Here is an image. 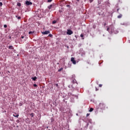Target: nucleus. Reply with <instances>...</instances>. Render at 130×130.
I'll return each mask as SVG.
<instances>
[{
  "mask_svg": "<svg viewBox=\"0 0 130 130\" xmlns=\"http://www.w3.org/2000/svg\"><path fill=\"white\" fill-rule=\"evenodd\" d=\"M84 36H83V35H80V37H83Z\"/></svg>",
  "mask_w": 130,
  "mask_h": 130,
  "instance_id": "obj_27",
  "label": "nucleus"
},
{
  "mask_svg": "<svg viewBox=\"0 0 130 130\" xmlns=\"http://www.w3.org/2000/svg\"><path fill=\"white\" fill-rule=\"evenodd\" d=\"M53 5H50L48 7V9H49V10H50V9H51V8H52Z\"/></svg>",
  "mask_w": 130,
  "mask_h": 130,
  "instance_id": "obj_8",
  "label": "nucleus"
},
{
  "mask_svg": "<svg viewBox=\"0 0 130 130\" xmlns=\"http://www.w3.org/2000/svg\"><path fill=\"white\" fill-rule=\"evenodd\" d=\"M9 49H14V47H13V46H9Z\"/></svg>",
  "mask_w": 130,
  "mask_h": 130,
  "instance_id": "obj_7",
  "label": "nucleus"
},
{
  "mask_svg": "<svg viewBox=\"0 0 130 130\" xmlns=\"http://www.w3.org/2000/svg\"><path fill=\"white\" fill-rule=\"evenodd\" d=\"M93 108H91L89 109V112H92V111H93Z\"/></svg>",
  "mask_w": 130,
  "mask_h": 130,
  "instance_id": "obj_11",
  "label": "nucleus"
},
{
  "mask_svg": "<svg viewBox=\"0 0 130 130\" xmlns=\"http://www.w3.org/2000/svg\"><path fill=\"white\" fill-rule=\"evenodd\" d=\"M56 23V20H54L52 21V24H55Z\"/></svg>",
  "mask_w": 130,
  "mask_h": 130,
  "instance_id": "obj_14",
  "label": "nucleus"
},
{
  "mask_svg": "<svg viewBox=\"0 0 130 130\" xmlns=\"http://www.w3.org/2000/svg\"><path fill=\"white\" fill-rule=\"evenodd\" d=\"M25 5H26V6H30V5H32V2H29V1H26L25 3Z\"/></svg>",
  "mask_w": 130,
  "mask_h": 130,
  "instance_id": "obj_3",
  "label": "nucleus"
},
{
  "mask_svg": "<svg viewBox=\"0 0 130 130\" xmlns=\"http://www.w3.org/2000/svg\"><path fill=\"white\" fill-rule=\"evenodd\" d=\"M99 87H102V84H100Z\"/></svg>",
  "mask_w": 130,
  "mask_h": 130,
  "instance_id": "obj_25",
  "label": "nucleus"
},
{
  "mask_svg": "<svg viewBox=\"0 0 130 130\" xmlns=\"http://www.w3.org/2000/svg\"><path fill=\"white\" fill-rule=\"evenodd\" d=\"M67 34L68 35H72V34H73V31L71 29H69L68 30Z\"/></svg>",
  "mask_w": 130,
  "mask_h": 130,
  "instance_id": "obj_1",
  "label": "nucleus"
},
{
  "mask_svg": "<svg viewBox=\"0 0 130 130\" xmlns=\"http://www.w3.org/2000/svg\"><path fill=\"white\" fill-rule=\"evenodd\" d=\"M80 0H77V2H79Z\"/></svg>",
  "mask_w": 130,
  "mask_h": 130,
  "instance_id": "obj_31",
  "label": "nucleus"
},
{
  "mask_svg": "<svg viewBox=\"0 0 130 130\" xmlns=\"http://www.w3.org/2000/svg\"><path fill=\"white\" fill-rule=\"evenodd\" d=\"M13 116H15V117H17V118L19 117V114L16 115H13Z\"/></svg>",
  "mask_w": 130,
  "mask_h": 130,
  "instance_id": "obj_12",
  "label": "nucleus"
},
{
  "mask_svg": "<svg viewBox=\"0 0 130 130\" xmlns=\"http://www.w3.org/2000/svg\"><path fill=\"white\" fill-rule=\"evenodd\" d=\"M3 6V3L0 2V7H2Z\"/></svg>",
  "mask_w": 130,
  "mask_h": 130,
  "instance_id": "obj_19",
  "label": "nucleus"
},
{
  "mask_svg": "<svg viewBox=\"0 0 130 130\" xmlns=\"http://www.w3.org/2000/svg\"><path fill=\"white\" fill-rule=\"evenodd\" d=\"M21 38H22V39H24V36H22V37H21Z\"/></svg>",
  "mask_w": 130,
  "mask_h": 130,
  "instance_id": "obj_29",
  "label": "nucleus"
},
{
  "mask_svg": "<svg viewBox=\"0 0 130 130\" xmlns=\"http://www.w3.org/2000/svg\"><path fill=\"white\" fill-rule=\"evenodd\" d=\"M49 37H52V35L49 34Z\"/></svg>",
  "mask_w": 130,
  "mask_h": 130,
  "instance_id": "obj_23",
  "label": "nucleus"
},
{
  "mask_svg": "<svg viewBox=\"0 0 130 130\" xmlns=\"http://www.w3.org/2000/svg\"><path fill=\"white\" fill-rule=\"evenodd\" d=\"M52 2V0H48V3H51Z\"/></svg>",
  "mask_w": 130,
  "mask_h": 130,
  "instance_id": "obj_18",
  "label": "nucleus"
},
{
  "mask_svg": "<svg viewBox=\"0 0 130 130\" xmlns=\"http://www.w3.org/2000/svg\"><path fill=\"white\" fill-rule=\"evenodd\" d=\"M33 33H34V32H33V31H29L28 32L29 34H33Z\"/></svg>",
  "mask_w": 130,
  "mask_h": 130,
  "instance_id": "obj_16",
  "label": "nucleus"
},
{
  "mask_svg": "<svg viewBox=\"0 0 130 130\" xmlns=\"http://www.w3.org/2000/svg\"><path fill=\"white\" fill-rule=\"evenodd\" d=\"M55 85H56V87L58 86V84H56Z\"/></svg>",
  "mask_w": 130,
  "mask_h": 130,
  "instance_id": "obj_28",
  "label": "nucleus"
},
{
  "mask_svg": "<svg viewBox=\"0 0 130 130\" xmlns=\"http://www.w3.org/2000/svg\"><path fill=\"white\" fill-rule=\"evenodd\" d=\"M63 70V68H61L60 69H59L58 70V72H61V71H62Z\"/></svg>",
  "mask_w": 130,
  "mask_h": 130,
  "instance_id": "obj_10",
  "label": "nucleus"
},
{
  "mask_svg": "<svg viewBox=\"0 0 130 130\" xmlns=\"http://www.w3.org/2000/svg\"><path fill=\"white\" fill-rule=\"evenodd\" d=\"M30 116H31V117H33V116H34V114L33 113H31Z\"/></svg>",
  "mask_w": 130,
  "mask_h": 130,
  "instance_id": "obj_15",
  "label": "nucleus"
},
{
  "mask_svg": "<svg viewBox=\"0 0 130 130\" xmlns=\"http://www.w3.org/2000/svg\"><path fill=\"white\" fill-rule=\"evenodd\" d=\"M34 87H37V84H34Z\"/></svg>",
  "mask_w": 130,
  "mask_h": 130,
  "instance_id": "obj_22",
  "label": "nucleus"
},
{
  "mask_svg": "<svg viewBox=\"0 0 130 130\" xmlns=\"http://www.w3.org/2000/svg\"><path fill=\"white\" fill-rule=\"evenodd\" d=\"M17 19L18 20H20V19H21V17L20 16L17 17Z\"/></svg>",
  "mask_w": 130,
  "mask_h": 130,
  "instance_id": "obj_20",
  "label": "nucleus"
},
{
  "mask_svg": "<svg viewBox=\"0 0 130 130\" xmlns=\"http://www.w3.org/2000/svg\"><path fill=\"white\" fill-rule=\"evenodd\" d=\"M4 28H7V25L6 24H5V25H4Z\"/></svg>",
  "mask_w": 130,
  "mask_h": 130,
  "instance_id": "obj_21",
  "label": "nucleus"
},
{
  "mask_svg": "<svg viewBox=\"0 0 130 130\" xmlns=\"http://www.w3.org/2000/svg\"><path fill=\"white\" fill-rule=\"evenodd\" d=\"M105 25H106V24H105Z\"/></svg>",
  "mask_w": 130,
  "mask_h": 130,
  "instance_id": "obj_35",
  "label": "nucleus"
},
{
  "mask_svg": "<svg viewBox=\"0 0 130 130\" xmlns=\"http://www.w3.org/2000/svg\"><path fill=\"white\" fill-rule=\"evenodd\" d=\"M31 79L33 81H36V80H37V77L35 76L34 77H32Z\"/></svg>",
  "mask_w": 130,
  "mask_h": 130,
  "instance_id": "obj_5",
  "label": "nucleus"
},
{
  "mask_svg": "<svg viewBox=\"0 0 130 130\" xmlns=\"http://www.w3.org/2000/svg\"><path fill=\"white\" fill-rule=\"evenodd\" d=\"M110 28H112V26H110V27L107 26V31H108V32H109V29H110Z\"/></svg>",
  "mask_w": 130,
  "mask_h": 130,
  "instance_id": "obj_6",
  "label": "nucleus"
},
{
  "mask_svg": "<svg viewBox=\"0 0 130 130\" xmlns=\"http://www.w3.org/2000/svg\"><path fill=\"white\" fill-rule=\"evenodd\" d=\"M17 6H18V7H21V3H17Z\"/></svg>",
  "mask_w": 130,
  "mask_h": 130,
  "instance_id": "obj_13",
  "label": "nucleus"
},
{
  "mask_svg": "<svg viewBox=\"0 0 130 130\" xmlns=\"http://www.w3.org/2000/svg\"><path fill=\"white\" fill-rule=\"evenodd\" d=\"M71 61H72L73 64H76V60H75V58L72 57L71 58Z\"/></svg>",
  "mask_w": 130,
  "mask_h": 130,
  "instance_id": "obj_4",
  "label": "nucleus"
},
{
  "mask_svg": "<svg viewBox=\"0 0 130 130\" xmlns=\"http://www.w3.org/2000/svg\"><path fill=\"white\" fill-rule=\"evenodd\" d=\"M69 88H71V87H70V86H69Z\"/></svg>",
  "mask_w": 130,
  "mask_h": 130,
  "instance_id": "obj_33",
  "label": "nucleus"
},
{
  "mask_svg": "<svg viewBox=\"0 0 130 130\" xmlns=\"http://www.w3.org/2000/svg\"><path fill=\"white\" fill-rule=\"evenodd\" d=\"M118 10H119V9H117V11H118Z\"/></svg>",
  "mask_w": 130,
  "mask_h": 130,
  "instance_id": "obj_34",
  "label": "nucleus"
},
{
  "mask_svg": "<svg viewBox=\"0 0 130 130\" xmlns=\"http://www.w3.org/2000/svg\"><path fill=\"white\" fill-rule=\"evenodd\" d=\"M50 33V31H49V30H47L44 32H43L42 34H43L44 35H46L47 34H49Z\"/></svg>",
  "mask_w": 130,
  "mask_h": 130,
  "instance_id": "obj_2",
  "label": "nucleus"
},
{
  "mask_svg": "<svg viewBox=\"0 0 130 130\" xmlns=\"http://www.w3.org/2000/svg\"><path fill=\"white\" fill-rule=\"evenodd\" d=\"M121 17H122V15L120 14L119 16H117V18H118V19H120Z\"/></svg>",
  "mask_w": 130,
  "mask_h": 130,
  "instance_id": "obj_9",
  "label": "nucleus"
},
{
  "mask_svg": "<svg viewBox=\"0 0 130 130\" xmlns=\"http://www.w3.org/2000/svg\"><path fill=\"white\" fill-rule=\"evenodd\" d=\"M89 115H90V114L87 113V114H86V116H87V117L89 116Z\"/></svg>",
  "mask_w": 130,
  "mask_h": 130,
  "instance_id": "obj_24",
  "label": "nucleus"
},
{
  "mask_svg": "<svg viewBox=\"0 0 130 130\" xmlns=\"http://www.w3.org/2000/svg\"><path fill=\"white\" fill-rule=\"evenodd\" d=\"M96 91H98V89L97 88H95Z\"/></svg>",
  "mask_w": 130,
  "mask_h": 130,
  "instance_id": "obj_30",
  "label": "nucleus"
},
{
  "mask_svg": "<svg viewBox=\"0 0 130 130\" xmlns=\"http://www.w3.org/2000/svg\"><path fill=\"white\" fill-rule=\"evenodd\" d=\"M90 3H92L93 2V0H89Z\"/></svg>",
  "mask_w": 130,
  "mask_h": 130,
  "instance_id": "obj_26",
  "label": "nucleus"
},
{
  "mask_svg": "<svg viewBox=\"0 0 130 130\" xmlns=\"http://www.w3.org/2000/svg\"><path fill=\"white\" fill-rule=\"evenodd\" d=\"M66 6L67 7V8H69V9L70 8H71V6H70V5H67Z\"/></svg>",
  "mask_w": 130,
  "mask_h": 130,
  "instance_id": "obj_17",
  "label": "nucleus"
},
{
  "mask_svg": "<svg viewBox=\"0 0 130 130\" xmlns=\"http://www.w3.org/2000/svg\"><path fill=\"white\" fill-rule=\"evenodd\" d=\"M17 56H19V54L17 55Z\"/></svg>",
  "mask_w": 130,
  "mask_h": 130,
  "instance_id": "obj_32",
  "label": "nucleus"
}]
</instances>
